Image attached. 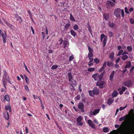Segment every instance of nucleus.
I'll return each instance as SVG.
<instances>
[{
    "label": "nucleus",
    "mask_w": 134,
    "mask_h": 134,
    "mask_svg": "<svg viewBox=\"0 0 134 134\" xmlns=\"http://www.w3.org/2000/svg\"><path fill=\"white\" fill-rule=\"evenodd\" d=\"M129 113L133 114L131 116L133 120L130 123L126 125L124 128V131L126 134H134V113L133 110L131 109L129 111Z\"/></svg>",
    "instance_id": "1"
},
{
    "label": "nucleus",
    "mask_w": 134,
    "mask_h": 134,
    "mask_svg": "<svg viewBox=\"0 0 134 134\" xmlns=\"http://www.w3.org/2000/svg\"><path fill=\"white\" fill-rule=\"evenodd\" d=\"M121 13V16L123 18L124 17V12L122 9H121L119 8H118L115 10L114 13V15L117 18H120L121 17L120 14Z\"/></svg>",
    "instance_id": "2"
},
{
    "label": "nucleus",
    "mask_w": 134,
    "mask_h": 134,
    "mask_svg": "<svg viewBox=\"0 0 134 134\" xmlns=\"http://www.w3.org/2000/svg\"><path fill=\"white\" fill-rule=\"evenodd\" d=\"M105 72L104 71L101 74H99L98 73H96L94 74L92 76V77L95 80H100L103 78L104 75L105 74Z\"/></svg>",
    "instance_id": "3"
},
{
    "label": "nucleus",
    "mask_w": 134,
    "mask_h": 134,
    "mask_svg": "<svg viewBox=\"0 0 134 134\" xmlns=\"http://www.w3.org/2000/svg\"><path fill=\"white\" fill-rule=\"evenodd\" d=\"M3 75L2 79L6 80L10 84H12V83L10 81L11 78L8 75L7 72H6L5 70H3Z\"/></svg>",
    "instance_id": "4"
},
{
    "label": "nucleus",
    "mask_w": 134,
    "mask_h": 134,
    "mask_svg": "<svg viewBox=\"0 0 134 134\" xmlns=\"http://www.w3.org/2000/svg\"><path fill=\"white\" fill-rule=\"evenodd\" d=\"M100 40L101 42H103V47H105L107 41V36L104 34H102L100 35Z\"/></svg>",
    "instance_id": "5"
},
{
    "label": "nucleus",
    "mask_w": 134,
    "mask_h": 134,
    "mask_svg": "<svg viewBox=\"0 0 134 134\" xmlns=\"http://www.w3.org/2000/svg\"><path fill=\"white\" fill-rule=\"evenodd\" d=\"M68 77L69 82H71L70 84H73L74 85H75L76 84V80H74L73 79H72L73 76L71 72L68 73Z\"/></svg>",
    "instance_id": "6"
},
{
    "label": "nucleus",
    "mask_w": 134,
    "mask_h": 134,
    "mask_svg": "<svg viewBox=\"0 0 134 134\" xmlns=\"http://www.w3.org/2000/svg\"><path fill=\"white\" fill-rule=\"evenodd\" d=\"M105 5L107 8L110 9L115 6V4L110 0H108L106 2Z\"/></svg>",
    "instance_id": "7"
},
{
    "label": "nucleus",
    "mask_w": 134,
    "mask_h": 134,
    "mask_svg": "<svg viewBox=\"0 0 134 134\" xmlns=\"http://www.w3.org/2000/svg\"><path fill=\"white\" fill-rule=\"evenodd\" d=\"M105 82L104 81L98 80L96 83V85L98 86L100 88H102L105 86Z\"/></svg>",
    "instance_id": "8"
},
{
    "label": "nucleus",
    "mask_w": 134,
    "mask_h": 134,
    "mask_svg": "<svg viewBox=\"0 0 134 134\" xmlns=\"http://www.w3.org/2000/svg\"><path fill=\"white\" fill-rule=\"evenodd\" d=\"M83 118L81 116H79L77 119V124L78 125L81 126L83 125V123L81 122Z\"/></svg>",
    "instance_id": "9"
},
{
    "label": "nucleus",
    "mask_w": 134,
    "mask_h": 134,
    "mask_svg": "<svg viewBox=\"0 0 134 134\" xmlns=\"http://www.w3.org/2000/svg\"><path fill=\"white\" fill-rule=\"evenodd\" d=\"M15 17L16 19V20L17 21H18L19 23H21L22 21L23 20L21 17L19 16V15L16 14L15 15Z\"/></svg>",
    "instance_id": "10"
},
{
    "label": "nucleus",
    "mask_w": 134,
    "mask_h": 134,
    "mask_svg": "<svg viewBox=\"0 0 134 134\" xmlns=\"http://www.w3.org/2000/svg\"><path fill=\"white\" fill-rule=\"evenodd\" d=\"M84 104L82 102H81L79 103L78 105V107L79 109H81V112H84Z\"/></svg>",
    "instance_id": "11"
},
{
    "label": "nucleus",
    "mask_w": 134,
    "mask_h": 134,
    "mask_svg": "<svg viewBox=\"0 0 134 134\" xmlns=\"http://www.w3.org/2000/svg\"><path fill=\"white\" fill-rule=\"evenodd\" d=\"M124 84V85L127 87H130L132 86V83L130 80H128L127 81L125 82Z\"/></svg>",
    "instance_id": "12"
},
{
    "label": "nucleus",
    "mask_w": 134,
    "mask_h": 134,
    "mask_svg": "<svg viewBox=\"0 0 134 134\" xmlns=\"http://www.w3.org/2000/svg\"><path fill=\"white\" fill-rule=\"evenodd\" d=\"M93 92L95 95H97L99 93V90L97 87H94L93 88Z\"/></svg>",
    "instance_id": "13"
},
{
    "label": "nucleus",
    "mask_w": 134,
    "mask_h": 134,
    "mask_svg": "<svg viewBox=\"0 0 134 134\" xmlns=\"http://www.w3.org/2000/svg\"><path fill=\"white\" fill-rule=\"evenodd\" d=\"M3 115L5 119L7 120L9 119V115L8 111H5L3 113Z\"/></svg>",
    "instance_id": "14"
},
{
    "label": "nucleus",
    "mask_w": 134,
    "mask_h": 134,
    "mask_svg": "<svg viewBox=\"0 0 134 134\" xmlns=\"http://www.w3.org/2000/svg\"><path fill=\"white\" fill-rule=\"evenodd\" d=\"M5 109L6 110H9L10 112L11 111V109L10 103H8L7 105L5 106Z\"/></svg>",
    "instance_id": "15"
},
{
    "label": "nucleus",
    "mask_w": 134,
    "mask_h": 134,
    "mask_svg": "<svg viewBox=\"0 0 134 134\" xmlns=\"http://www.w3.org/2000/svg\"><path fill=\"white\" fill-rule=\"evenodd\" d=\"M87 122L89 125L93 129L94 128V124L91 120H88Z\"/></svg>",
    "instance_id": "16"
},
{
    "label": "nucleus",
    "mask_w": 134,
    "mask_h": 134,
    "mask_svg": "<svg viewBox=\"0 0 134 134\" xmlns=\"http://www.w3.org/2000/svg\"><path fill=\"white\" fill-rule=\"evenodd\" d=\"M4 32L5 34L3 33L2 35L3 38V42L4 43H5L6 42L7 40V35L5 32Z\"/></svg>",
    "instance_id": "17"
},
{
    "label": "nucleus",
    "mask_w": 134,
    "mask_h": 134,
    "mask_svg": "<svg viewBox=\"0 0 134 134\" xmlns=\"http://www.w3.org/2000/svg\"><path fill=\"white\" fill-rule=\"evenodd\" d=\"M115 74V71H113L111 73L109 76V79L111 81H112L114 79V77Z\"/></svg>",
    "instance_id": "18"
},
{
    "label": "nucleus",
    "mask_w": 134,
    "mask_h": 134,
    "mask_svg": "<svg viewBox=\"0 0 134 134\" xmlns=\"http://www.w3.org/2000/svg\"><path fill=\"white\" fill-rule=\"evenodd\" d=\"M70 26V22H69L68 23L65 25L64 29V30L66 31L68 30V28H69V27Z\"/></svg>",
    "instance_id": "19"
},
{
    "label": "nucleus",
    "mask_w": 134,
    "mask_h": 134,
    "mask_svg": "<svg viewBox=\"0 0 134 134\" xmlns=\"http://www.w3.org/2000/svg\"><path fill=\"white\" fill-rule=\"evenodd\" d=\"M131 62L130 61H128L126 62V65L124 69H127V68H130L131 67Z\"/></svg>",
    "instance_id": "20"
},
{
    "label": "nucleus",
    "mask_w": 134,
    "mask_h": 134,
    "mask_svg": "<svg viewBox=\"0 0 134 134\" xmlns=\"http://www.w3.org/2000/svg\"><path fill=\"white\" fill-rule=\"evenodd\" d=\"M127 89V88L124 86H122L121 88V89L119 92V94L121 95L123 94L124 92Z\"/></svg>",
    "instance_id": "21"
},
{
    "label": "nucleus",
    "mask_w": 134,
    "mask_h": 134,
    "mask_svg": "<svg viewBox=\"0 0 134 134\" xmlns=\"http://www.w3.org/2000/svg\"><path fill=\"white\" fill-rule=\"evenodd\" d=\"M100 110V109H95L93 112L92 115H95L99 113Z\"/></svg>",
    "instance_id": "22"
},
{
    "label": "nucleus",
    "mask_w": 134,
    "mask_h": 134,
    "mask_svg": "<svg viewBox=\"0 0 134 134\" xmlns=\"http://www.w3.org/2000/svg\"><path fill=\"white\" fill-rule=\"evenodd\" d=\"M107 65L109 67L112 66L114 65V63L112 62H109V61H107Z\"/></svg>",
    "instance_id": "23"
},
{
    "label": "nucleus",
    "mask_w": 134,
    "mask_h": 134,
    "mask_svg": "<svg viewBox=\"0 0 134 134\" xmlns=\"http://www.w3.org/2000/svg\"><path fill=\"white\" fill-rule=\"evenodd\" d=\"M2 82L4 87L5 89H6L7 82L6 80L2 79Z\"/></svg>",
    "instance_id": "24"
},
{
    "label": "nucleus",
    "mask_w": 134,
    "mask_h": 134,
    "mask_svg": "<svg viewBox=\"0 0 134 134\" xmlns=\"http://www.w3.org/2000/svg\"><path fill=\"white\" fill-rule=\"evenodd\" d=\"M128 115H126L120 118L119 119L120 121H122L125 119H126Z\"/></svg>",
    "instance_id": "25"
},
{
    "label": "nucleus",
    "mask_w": 134,
    "mask_h": 134,
    "mask_svg": "<svg viewBox=\"0 0 134 134\" xmlns=\"http://www.w3.org/2000/svg\"><path fill=\"white\" fill-rule=\"evenodd\" d=\"M128 29V26L126 25H125L122 26V30L123 31H127Z\"/></svg>",
    "instance_id": "26"
},
{
    "label": "nucleus",
    "mask_w": 134,
    "mask_h": 134,
    "mask_svg": "<svg viewBox=\"0 0 134 134\" xmlns=\"http://www.w3.org/2000/svg\"><path fill=\"white\" fill-rule=\"evenodd\" d=\"M113 101L114 100L112 99V98H109L108 100L107 103L108 105H110L113 102Z\"/></svg>",
    "instance_id": "27"
},
{
    "label": "nucleus",
    "mask_w": 134,
    "mask_h": 134,
    "mask_svg": "<svg viewBox=\"0 0 134 134\" xmlns=\"http://www.w3.org/2000/svg\"><path fill=\"white\" fill-rule=\"evenodd\" d=\"M121 59L123 60H125L127 59L128 57V56L127 55H122Z\"/></svg>",
    "instance_id": "28"
},
{
    "label": "nucleus",
    "mask_w": 134,
    "mask_h": 134,
    "mask_svg": "<svg viewBox=\"0 0 134 134\" xmlns=\"http://www.w3.org/2000/svg\"><path fill=\"white\" fill-rule=\"evenodd\" d=\"M108 25L111 28H113L115 25V24L113 23H111L110 22H109L108 23Z\"/></svg>",
    "instance_id": "29"
},
{
    "label": "nucleus",
    "mask_w": 134,
    "mask_h": 134,
    "mask_svg": "<svg viewBox=\"0 0 134 134\" xmlns=\"http://www.w3.org/2000/svg\"><path fill=\"white\" fill-rule=\"evenodd\" d=\"M70 32L71 35L73 36L74 37H75L76 35V33L75 32L72 30H71L70 31Z\"/></svg>",
    "instance_id": "30"
},
{
    "label": "nucleus",
    "mask_w": 134,
    "mask_h": 134,
    "mask_svg": "<svg viewBox=\"0 0 134 134\" xmlns=\"http://www.w3.org/2000/svg\"><path fill=\"white\" fill-rule=\"evenodd\" d=\"M114 55V53L113 52H111L109 55V58L111 59V60L113 61L112 59H113Z\"/></svg>",
    "instance_id": "31"
},
{
    "label": "nucleus",
    "mask_w": 134,
    "mask_h": 134,
    "mask_svg": "<svg viewBox=\"0 0 134 134\" xmlns=\"http://www.w3.org/2000/svg\"><path fill=\"white\" fill-rule=\"evenodd\" d=\"M118 94V93L117 91L115 90L112 94V96L113 97H116L117 96Z\"/></svg>",
    "instance_id": "32"
},
{
    "label": "nucleus",
    "mask_w": 134,
    "mask_h": 134,
    "mask_svg": "<svg viewBox=\"0 0 134 134\" xmlns=\"http://www.w3.org/2000/svg\"><path fill=\"white\" fill-rule=\"evenodd\" d=\"M5 24H7V25L11 29H13V25L10 24V23H9L8 21Z\"/></svg>",
    "instance_id": "33"
},
{
    "label": "nucleus",
    "mask_w": 134,
    "mask_h": 134,
    "mask_svg": "<svg viewBox=\"0 0 134 134\" xmlns=\"http://www.w3.org/2000/svg\"><path fill=\"white\" fill-rule=\"evenodd\" d=\"M68 42L66 40L64 41L63 42V44L64 45L63 47V48L64 49L66 47V45L68 44Z\"/></svg>",
    "instance_id": "34"
},
{
    "label": "nucleus",
    "mask_w": 134,
    "mask_h": 134,
    "mask_svg": "<svg viewBox=\"0 0 134 134\" xmlns=\"http://www.w3.org/2000/svg\"><path fill=\"white\" fill-rule=\"evenodd\" d=\"M24 77L25 79V81L27 84L29 83V79L26 75H24Z\"/></svg>",
    "instance_id": "35"
},
{
    "label": "nucleus",
    "mask_w": 134,
    "mask_h": 134,
    "mask_svg": "<svg viewBox=\"0 0 134 134\" xmlns=\"http://www.w3.org/2000/svg\"><path fill=\"white\" fill-rule=\"evenodd\" d=\"M4 99L7 101H10L9 97L7 95H6L4 97Z\"/></svg>",
    "instance_id": "36"
},
{
    "label": "nucleus",
    "mask_w": 134,
    "mask_h": 134,
    "mask_svg": "<svg viewBox=\"0 0 134 134\" xmlns=\"http://www.w3.org/2000/svg\"><path fill=\"white\" fill-rule=\"evenodd\" d=\"M70 19L72 21H75V20L74 18L71 14H70Z\"/></svg>",
    "instance_id": "37"
},
{
    "label": "nucleus",
    "mask_w": 134,
    "mask_h": 134,
    "mask_svg": "<svg viewBox=\"0 0 134 134\" xmlns=\"http://www.w3.org/2000/svg\"><path fill=\"white\" fill-rule=\"evenodd\" d=\"M104 18L106 20H107L109 18V15L108 14H104Z\"/></svg>",
    "instance_id": "38"
},
{
    "label": "nucleus",
    "mask_w": 134,
    "mask_h": 134,
    "mask_svg": "<svg viewBox=\"0 0 134 134\" xmlns=\"http://www.w3.org/2000/svg\"><path fill=\"white\" fill-rule=\"evenodd\" d=\"M125 125V123L124 122H122L121 125V126L118 128V129L120 130L122 129L123 128V127Z\"/></svg>",
    "instance_id": "39"
},
{
    "label": "nucleus",
    "mask_w": 134,
    "mask_h": 134,
    "mask_svg": "<svg viewBox=\"0 0 134 134\" xmlns=\"http://www.w3.org/2000/svg\"><path fill=\"white\" fill-rule=\"evenodd\" d=\"M87 47L90 53H93V49L89 46H88Z\"/></svg>",
    "instance_id": "40"
},
{
    "label": "nucleus",
    "mask_w": 134,
    "mask_h": 134,
    "mask_svg": "<svg viewBox=\"0 0 134 134\" xmlns=\"http://www.w3.org/2000/svg\"><path fill=\"white\" fill-rule=\"evenodd\" d=\"M95 69L94 68H88L87 69V70L88 71L92 72L95 71Z\"/></svg>",
    "instance_id": "41"
},
{
    "label": "nucleus",
    "mask_w": 134,
    "mask_h": 134,
    "mask_svg": "<svg viewBox=\"0 0 134 134\" xmlns=\"http://www.w3.org/2000/svg\"><path fill=\"white\" fill-rule=\"evenodd\" d=\"M103 131L104 132H107L109 131V129L107 127H104L103 129Z\"/></svg>",
    "instance_id": "42"
},
{
    "label": "nucleus",
    "mask_w": 134,
    "mask_h": 134,
    "mask_svg": "<svg viewBox=\"0 0 134 134\" xmlns=\"http://www.w3.org/2000/svg\"><path fill=\"white\" fill-rule=\"evenodd\" d=\"M127 49L129 52H130L132 51V48L131 46H129L127 47Z\"/></svg>",
    "instance_id": "43"
},
{
    "label": "nucleus",
    "mask_w": 134,
    "mask_h": 134,
    "mask_svg": "<svg viewBox=\"0 0 134 134\" xmlns=\"http://www.w3.org/2000/svg\"><path fill=\"white\" fill-rule=\"evenodd\" d=\"M108 34L110 38L111 37L113 36V34L111 31H109L108 32Z\"/></svg>",
    "instance_id": "44"
},
{
    "label": "nucleus",
    "mask_w": 134,
    "mask_h": 134,
    "mask_svg": "<svg viewBox=\"0 0 134 134\" xmlns=\"http://www.w3.org/2000/svg\"><path fill=\"white\" fill-rule=\"evenodd\" d=\"M73 28L75 30H77L78 29V26L77 25L75 24L74 25Z\"/></svg>",
    "instance_id": "45"
},
{
    "label": "nucleus",
    "mask_w": 134,
    "mask_h": 134,
    "mask_svg": "<svg viewBox=\"0 0 134 134\" xmlns=\"http://www.w3.org/2000/svg\"><path fill=\"white\" fill-rule=\"evenodd\" d=\"M74 59V56L72 55L70 56L69 57V61L71 62L72 60Z\"/></svg>",
    "instance_id": "46"
},
{
    "label": "nucleus",
    "mask_w": 134,
    "mask_h": 134,
    "mask_svg": "<svg viewBox=\"0 0 134 134\" xmlns=\"http://www.w3.org/2000/svg\"><path fill=\"white\" fill-rule=\"evenodd\" d=\"M123 51L122 50H121L117 54V56H119L121 55V54H122Z\"/></svg>",
    "instance_id": "47"
},
{
    "label": "nucleus",
    "mask_w": 134,
    "mask_h": 134,
    "mask_svg": "<svg viewBox=\"0 0 134 134\" xmlns=\"http://www.w3.org/2000/svg\"><path fill=\"white\" fill-rule=\"evenodd\" d=\"M58 67V66L57 65H54L52 66V67L51 68V69L53 70L57 68Z\"/></svg>",
    "instance_id": "48"
},
{
    "label": "nucleus",
    "mask_w": 134,
    "mask_h": 134,
    "mask_svg": "<svg viewBox=\"0 0 134 134\" xmlns=\"http://www.w3.org/2000/svg\"><path fill=\"white\" fill-rule=\"evenodd\" d=\"M94 62L96 64H98L99 62V60L97 58H96L94 60Z\"/></svg>",
    "instance_id": "49"
},
{
    "label": "nucleus",
    "mask_w": 134,
    "mask_h": 134,
    "mask_svg": "<svg viewBox=\"0 0 134 134\" xmlns=\"http://www.w3.org/2000/svg\"><path fill=\"white\" fill-rule=\"evenodd\" d=\"M23 64H24V67H25V69L26 70V71H27L29 73H30V72L29 71L27 67L26 66V65L25 64V63H24Z\"/></svg>",
    "instance_id": "50"
},
{
    "label": "nucleus",
    "mask_w": 134,
    "mask_h": 134,
    "mask_svg": "<svg viewBox=\"0 0 134 134\" xmlns=\"http://www.w3.org/2000/svg\"><path fill=\"white\" fill-rule=\"evenodd\" d=\"M125 12L129 14V12L128 11V9L127 7H125Z\"/></svg>",
    "instance_id": "51"
},
{
    "label": "nucleus",
    "mask_w": 134,
    "mask_h": 134,
    "mask_svg": "<svg viewBox=\"0 0 134 134\" xmlns=\"http://www.w3.org/2000/svg\"><path fill=\"white\" fill-rule=\"evenodd\" d=\"M127 105H126L124 107H120L119 108V110L120 111L123 110L126 108V107Z\"/></svg>",
    "instance_id": "52"
},
{
    "label": "nucleus",
    "mask_w": 134,
    "mask_h": 134,
    "mask_svg": "<svg viewBox=\"0 0 134 134\" xmlns=\"http://www.w3.org/2000/svg\"><path fill=\"white\" fill-rule=\"evenodd\" d=\"M93 56V53H89L88 55V57L89 58H91Z\"/></svg>",
    "instance_id": "53"
},
{
    "label": "nucleus",
    "mask_w": 134,
    "mask_h": 134,
    "mask_svg": "<svg viewBox=\"0 0 134 134\" xmlns=\"http://www.w3.org/2000/svg\"><path fill=\"white\" fill-rule=\"evenodd\" d=\"M104 69V68H103V67H102V68L99 70V71L100 72H102L103 70L104 71H105Z\"/></svg>",
    "instance_id": "54"
},
{
    "label": "nucleus",
    "mask_w": 134,
    "mask_h": 134,
    "mask_svg": "<svg viewBox=\"0 0 134 134\" xmlns=\"http://www.w3.org/2000/svg\"><path fill=\"white\" fill-rule=\"evenodd\" d=\"M130 22L131 24H133L134 23V20L133 19L131 18L130 20Z\"/></svg>",
    "instance_id": "55"
},
{
    "label": "nucleus",
    "mask_w": 134,
    "mask_h": 134,
    "mask_svg": "<svg viewBox=\"0 0 134 134\" xmlns=\"http://www.w3.org/2000/svg\"><path fill=\"white\" fill-rule=\"evenodd\" d=\"M25 88L26 90L28 92H29V88L28 87V86L27 85L25 86Z\"/></svg>",
    "instance_id": "56"
},
{
    "label": "nucleus",
    "mask_w": 134,
    "mask_h": 134,
    "mask_svg": "<svg viewBox=\"0 0 134 134\" xmlns=\"http://www.w3.org/2000/svg\"><path fill=\"white\" fill-rule=\"evenodd\" d=\"M88 93L89 94L90 96H92V92L91 90H89L88 91Z\"/></svg>",
    "instance_id": "57"
},
{
    "label": "nucleus",
    "mask_w": 134,
    "mask_h": 134,
    "mask_svg": "<svg viewBox=\"0 0 134 134\" xmlns=\"http://www.w3.org/2000/svg\"><path fill=\"white\" fill-rule=\"evenodd\" d=\"M107 63L106 62H105L103 64V66H102V67H103V68H104V69L107 65Z\"/></svg>",
    "instance_id": "58"
},
{
    "label": "nucleus",
    "mask_w": 134,
    "mask_h": 134,
    "mask_svg": "<svg viewBox=\"0 0 134 134\" xmlns=\"http://www.w3.org/2000/svg\"><path fill=\"white\" fill-rule=\"evenodd\" d=\"M120 59V58L119 57L116 60L115 63H116L117 64L118 63Z\"/></svg>",
    "instance_id": "59"
},
{
    "label": "nucleus",
    "mask_w": 134,
    "mask_h": 134,
    "mask_svg": "<svg viewBox=\"0 0 134 134\" xmlns=\"http://www.w3.org/2000/svg\"><path fill=\"white\" fill-rule=\"evenodd\" d=\"M59 41H60L59 44L61 45L63 42V40L62 38H60L59 40Z\"/></svg>",
    "instance_id": "60"
},
{
    "label": "nucleus",
    "mask_w": 134,
    "mask_h": 134,
    "mask_svg": "<svg viewBox=\"0 0 134 134\" xmlns=\"http://www.w3.org/2000/svg\"><path fill=\"white\" fill-rule=\"evenodd\" d=\"M134 69V66L132 67L130 70V72L131 73L133 71Z\"/></svg>",
    "instance_id": "61"
},
{
    "label": "nucleus",
    "mask_w": 134,
    "mask_h": 134,
    "mask_svg": "<svg viewBox=\"0 0 134 134\" xmlns=\"http://www.w3.org/2000/svg\"><path fill=\"white\" fill-rule=\"evenodd\" d=\"M122 49V48L120 46H118L117 47V49L118 50H120Z\"/></svg>",
    "instance_id": "62"
},
{
    "label": "nucleus",
    "mask_w": 134,
    "mask_h": 134,
    "mask_svg": "<svg viewBox=\"0 0 134 134\" xmlns=\"http://www.w3.org/2000/svg\"><path fill=\"white\" fill-rule=\"evenodd\" d=\"M80 98V95H78L76 97V99L78 100H79Z\"/></svg>",
    "instance_id": "63"
},
{
    "label": "nucleus",
    "mask_w": 134,
    "mask_h": 134,
    "mask_svg": "<svg viewBox=\"0 0 134 134\" xmlns=\"http://www.w3.org/2000/svg\"><path fill=\"white\" fill-rule=\"evenodd\" d=\"M29 129L26 127H25V131L26 133H28Z\"/></svg>",
    "instance_id": "64"
}]
</instances>
